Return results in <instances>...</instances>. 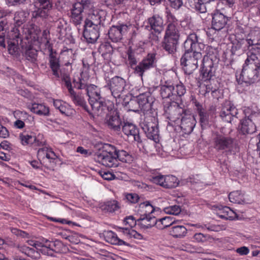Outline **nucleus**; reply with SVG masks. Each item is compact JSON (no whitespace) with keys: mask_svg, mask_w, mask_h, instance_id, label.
Returning <instances> with one entry per match:
<instances>
[{"mask_svg":"<svg viewBox=\"0 0 260 260\" xmlns=\"http://www.w3.org/2000/svg\"><path fill=\"white\" fill-rule=\"evenodd\" d=\"M86 91L93 113L102 116L108 111V108L106 105L104 99L101 96L100 89L93 84H90L87 85Z\"/></svg>","mask_w":260,"mask_h":260,"instance_id":"nucleus-1","label":"nucleus"},{"mask_svg":"<svg viewBox=\"0 0 260 260\" xmlns=\"http://www.w3.org/2000/svg\"><path fill=\"white\" fill-rule=\"evenodd\" d=\"M185 92L186 88L182 83L175 84L173 81L167 80L161 81L160 85V94L163 99L176 100L177 97H181Z\"/></svg>","mask_w":260,"mask_h":260,"instance_id":"nucleus-2","label":"nucleus"},{"mask_svg":"<svg viewBox=\"0 0 260 260\" xmlns=\"http://www.w3.org/2000/svg\"><path fill=\"white\" fill-rule=\"evenodd\" d=\"M199 49L195 52H185L181 58V64L183 66L185 74H191L198 67V60L202 58L201 49L203 46L202 44L199 45Z\"/></svg>","mask_w":260,"mask_h":260,"instance_id":"nucleus-3","label":"nucleus"},{"mask_svg":"<svg viewBox=\"0 0 260 260\" xmlns=\"http://www.w3.org/2000/svg\"><path fill=\"white\" fill-rule=\"evenodd\" d=\"M115 152V146L108 145L105 150L95 154L94 159L96 162L107 167L116 168L119 166V163L114 154Z\"/></svg>","mask_w":260,"mask_h":260,"instance_id":"nucleus-4","label":"nucleus"},{"mask_svg":"<svg viewBox=\"0 0 260 260\" xmlns=\"http://www.w3.org/2000/svg\"><path fill=\"white\" fill-rule=\"evenodd\" d=\"M156 115H147L141 123V127L147 138L155 142L159 141V131L157 127Z\"/></svg>","mask_w":260,"mask_h":260,"instance_id":"nucleus-5","label":"nucleus"},{"mask_svg":"<svg viewBox=\"0 0 260 260\" xmlns=\"http://www.w3.org/2000/svg\"><path fill=\"white\" fill-rule=\"evenodd\" d=\"M214 147L217 151H221L228 155L231 154L236 145L233 139L222 135H217L213 139Z\"/></svg>","mask_w":260,"mask_h":260,"instance_id":"nucleus-6","label":"nucleus"},{"mask_svg":"<svg viewBox=\"0 0 260 260\" xmlns=\"http://www.w3.org/2000/svg\"><path fill=\"white\" fill-rule=\"evenodd\" d=\"M136 99L140 110L143 112L144 115H156L155 110L152 108L154 99L149 91L140 94Z\"/></svg>","mask_w":260,"mask_h":260,"instance_id":"nucleus-7","label":"nucleus"},{"mask_svg":"<svg viewBox=\"0 0 260 260\" xmlns=\"http://www.w3.org/2000/svg\"><path fill=\"white\" fill-rule=\"evenodd\" d=\"M260 120V113L251 112L241 120L240 129L243 135L252 134L256 131L255 124Z\"/></svg>","mask_w":260,"mask_h":260,"instance_id":"nucleus-8","label":"nucleus"},{"mask_svg":"<svg viewBox=\"0 0 260 260\" xmlns=\"http://www.w3.org/2000/svg\"><path fill=\"white\" fill-rule=\"evenodd\" d=\"M8 51L10 54L16 55L18 53L19 44H21L25 35L20 32V28H13L9 35Z\"/></svg>","mask_w":260,"mask_h":260,"instance_id":"nucleus-9","label":"nucleus"},{"mask_svg":"<svg viewBox=\"0 0 260 260\" xmlns=\"http://www.w3.org/2000/svg\"><path fill=\"white\" fill-rule=\"evenodd\" d=\"M28 14L22 10L17 11L15 13L14 17V20L17 26H15L14 28L19 27L20 32L25 35V38L26 39H36L37 37V34L33 31V30L30 29L27 27H21L20 25L24 23L26 19V17L28 16Z\"/></svg>","mask_w":260,"mask_h":260,"instance_id":"nucleus-10","label":"nucleus"},{"mask_svg":"<svg viewBox=\"0 0 260 260\" xmlns=\"http://www.w3.org/2000/svg\"><path fill=\"white\" fill-rule=\"evenodd\" d=\"M217 59L212 55L204 56L202 60L201 74L203 80H207L214 76Z\"/></svg>","mask_w":260,"mask_h":260,"instance_id":"nucleus-11","label":"nucleus"},{"mask_svg":"<svg viewBox=\"0 0 260 260\" xmlns=\"http://www.w3.org/2000/svg\"><path fill=\"white\" fill-rule=\"evenodd\" d=\"M165 112L171 122L176 124L180 123V119L187 110L181 107L178 103L173 102L168 106H165Z\"/></svg>","mask_w":260,"mask_h":260,"instance_id":"nucleus-12","label":"nucleus"},{"mask_svg":"<svg viewBox=\"0 0 260 260\" xmlns=\"http://www.w3.org/2000/svg\"><path fill=\"white\" fill-rule=\"evenodd\" d=\"M106 14L105 11L96 8L87 14L84 24L86 26L100 27L106 19Z\"/></svg>","mask_w":260,"mask_h":260,"instance_id":"nucleus-13","label":"nucleus"},{"mask_svg":"<svg viewBox=\"0 0 260 260\" xmlns=\"http://www.w3.org/2000/svg\"><path fill=\"white\" fill-rule=\"evenodd\" d=\"M108 86L112 96L116 99L119 98L125 92L126 81L121 77L115 76L109 81Z\"/></svg>","mask_w":260,"mask_h":260,"instance_id":"nucleus-14","label":"nucleus"},{"mask_svg":"<svg viewBox=\"0 0 260 260\" xmlns=\"http://www.w3.org/2000/svg\"><path fill=\"white\" fill-rule=\"evenodd\" d=\"M260 45V31L251 30L249 34L247 39H242L239 41L235 47L242 49L243 51L249 50L253 46H258Z\"/></svg>","mask_w":260,"mask_h":260,"instance_id":"nucleus-15","label":"nucleus"},{"mask_svg":"<svg viewBox=\"0 0 260 260\" xmlns=\"http://www.w3.org/2000/svg\"><path fill=\"white\" fill-rule=\"evenodd\" d=\"M259 69L243 67L241 73L236 75V79L239 84L243 82L253 83L257 79Z\"/></svg>","mask_w":260,"mask_h":260,"instance_id":"nucleus-16","label":"nucleus"},{"mask_svg":"<svg viewBox=\"0 0 260 260\" xmlns=\"http://www.w3.org/2000/svg\"><path fill=\"white\" fill-rule=\"evenodd\" d=\"M248 50L247 57L243 67L260 69V47L254 45Z\"/></svg>","mask_w":260,"mask_h":260,"instance_id":"nucleus-17","label":"nucleus"},{"mask_svg":"<svg viewBox=\"0 0 260 260\" xmlns=\"http://www.w3.org/2000/svg\"><path fill=\"white\" fill-rule=\"evenodd\" d=\"M238 114V110L231 101H225L221 106L220 117L222 120L230 123Z\"/></svg>","mask_w":260,"mask_h":260,"instance_id":"nucleus-18","label":"nucleus"},{"mask_svg":"<svg viewBox=\"0 0 260 260\" xmlns=\"http://www.w3.org/2000/svg\"><path fill=\"white\" fill-rule=\"evenodd\" d=\"M131 26V24H118L112 26L108 31L109 39L113 42L120 41Z\"/></svg>","mask_w":260,"mask_h":260,"instance_id":"nucleus-19","label":"nucleus"},{"mask_svg":"<svg viewBox=\"0 0 260 260\" xmlns=\"http://www.w3.org/2000/svg\"><path fill=\"white\" fill-rule=\"evenodd\" d=\"M179 123L182 132L185 134H189L193 131L196 121L194 115L190 111L187 110L180 119Z\"/></svg>","mask_w":260,"mask_h":260,"instance_id":"nucleus-20","label":"nucleus"},{"mask_svg":"<svg viewBox=\"0 0 260 260\" xmlns=\"http://www.w3.org/2000/svg\"><path fill=\"white\" fill-rule=\"evenodd\" d=\"M155 55L154 53L148 54L138 65L135 67V73L142 77L144 72L154 67Z\"/></svg>","mask_w":260,"mask_h":260,"instance_id":"nucleus-21","label":"nucleus"},{"mask_svg":"<svg viewBox=\"0 0 260 260\" xmlns=\"http://www.w3.org/2000/svg\"><path fill=\"white\" fill-rule=\"evenodd\" d=\"M202 44L203 46L201 51L205 48V45L203 43L202 40L199 38L195 33L190 34L184 43V47L185 52H195L198 49H199V45Z\"/></svg>","mask_w":260,"mask_h":260,"instance_id":"nucleus-22","label":"nucleus"},{"mask_svg":"<svg viewBox=\"0 0 260 260\" xmlns=\"http://www.w3.org/2000/svg\"><path fill=\"white\" fill-rule=\"evenodd\" d=\"M164 37L178 41H179L180 38V32L177 27V20L171 15L168 17V24Z\"/></svg>","mask_w":260,"mask_h":260,"instance_id":"nucleus-23","label":"nucleus"},{"mask_svg":"<svg viewBox=\"0 0 260 260\" xmlns=\"http://www.w3.org/2000/svg\"><path fill=\"white\" fill-rule=\"evenodd\" d=\"M228 20V17L225 15L218 11H216L212 15L210 30H220L225 27Z\"/></svg>","mask_w":260,"mask_h":260,"instance_id":"nucleus-24","label":"nucleus"},{"mask_svg":"<svg viewBox=\"0 0 260 260\" xmlns=\"http://www.w3.org/2000/svg\"><path fill=\"white\" fill-rule=\"evenodd\" d=\"M109 112V113L106 116V123L110 128L115 131H119L121 121L118 112L112 110L110 111L108 110L106 112ZM106 113H104L103 115Z\"/></svg>","mask_w":260,"mask_h":260,"instance_id":"nucleus-25","label":"nucleus"},{"mask_svg":"<svg viewBox=\"0 0 260 260\" xmlns=\"http://www.w3.org/2000/svg\"><path fill=\"white\" fill-rule=\"evenodd\" d=\"M122 131L132 141L139 142L140 141L139 131L136 125L129 122L124 123Z\"/></svg>","mask_w":260,"mask_h":260,"instance_id":"nucleus-26","label":"nucleus"},{"mask_svg":"<svg viewBox=\"0 0 260 260\" xmlns=\"http://www.w3.org/2000/svg\"><path fill=\"white\" fill-rule=\"evenodd\" d=\"M84 30L83 37L88 43L93 44L100 36L99 30L100 27L86 26L84 25Z\"/></svg>","mask_w":260,"mask_h":260,"instance_id":"nucleus-27","label":"nucleus"},{"mask_svg":"<svg viewBox=\"0 0 260 260\" xmlns=\"http://www.w3.org/2000/svg\"><path fill=\"white\" fill-rule=\"evenodd\" d=\"M103 235L105 241L111 244L130 246L129 243L119 238L117 234L112 231H104Z\"/></svg>","mask_w":260,"mask_h":260,"instance_id":"nucleus-28","label":"nucleus"},{"mask_svg":"<svg viewBox=\"0 0 260 260\" xmlns=\"http://www.w3.org/2000/svg\"><path fill=\"white\" fill-rule=\"evenodd\" d=\"M27 108L31 112L40 116H48L50 114L49 107L44 104L31 103L27 105Z\"/></svg>","mask_w":260,"mask_h":260,"instance_id":"nucleus-29","label":"nucleus"},{"mask_svg":"<svg viewBox=\"0 0 260 260\" xmlns=\"http://www.w3.org/2000/svg\"><path fill=\"white\" fill-rule=\"evenodd\" d=\"M156 218L153 216L141 215L137 219V224L141 229L144 230L150 229L154 225L156 226Z\"/></svg>","mask_w":260,"mask_h":260,"instance_id":"nucleus-30","label":"nucleus"},{"mask_svg":"<svg viewBox=\"0 0 260 260\" xmlns=\"http://www.w3.org/2000/svg\"><path fill=\"white\" fill-rule=\"evenodd\" d=\"M147 23L149 24L151 29L160 34L164 28V21L159 15H155L149 18Z\"/></svg>","mask_w":260,"mask_h":260,"instance_id":"nucleus-31","label":"nucleus"},{"mask_svg":"<svg viewBox=\"0 0 260 260\" xmlns=\"http://www.w3.org/2000/svg\"><path fill=\"white\" fill-rule=\"evenodd\" d=\"M53 105L61 114L68 116L72 115L74 112L70 105L61 100H53Z\"/></svg>","mask_w":260,"mask_h":260,"instance_id":"nucleus-32","label":"nucleus"},{"mask_svg":"<svg viewBox=\"0 0 260 260\" xmlns=\"http://www.w3.org/2000/svg\"><path fill=\"white\" fill-rule=\"evenodd\" d=\"M69 95L73 103L78 106L82 107L85 111L88 112V106L86 100L81 93H77L74 90L69 93Z\"/></svg>","mask_w":260,"mask_h":260,"instance_id":"nucleus-33","label":"nucleus"},{"mask_svg":"<svg viewBox=\"0 0 260 260\" xmlns=\"http://www.w3.org/2000/svg\"><path fill=\"white\" fill-rule=\"evenodd\" d=\"M211 3H214V0H194V3L190 6L197 12L205 13L207 11V7Z\"/></svg>","mask_w":260,"mask_h":260,"instance_id":"nucleus-34","label":"nucleus"},{"mask_svg":"<svg viewBox=\"0 0 260 260\" xmlns=\"http://www.w3.org/2000/svg\"><path fill=\"white\" fill-rule=\"evenodd\" d=\"M178 41L176 40L164 38L162 42V47L166 52L169 54H173L176 51L177 46L178 44Z\"/></svg>","mask_w":260,"mask_h":260,"instance_id":"nucleus-35","label":"nucleus"},{"mask_svg":"<svg viewBox=\"0 0 260 260\" xmlns=\"http://www.w3.org/2000/svg\"><path fill=\"white\" fill-rule=\"evenodd\" d=\"M159 208H155L153 207L149 201H146L141 203L139 205L138 210V213L141 215H145L146 216H152L151 214L155 210H158Z\"/></svg>","mask_w":260,"mask_h":260,"instance_id":"nucleus-36","label":"nucleus"},{"mask_svg":"<svg viewBox=\"0 0 260 260\" xmlns=\"http://www.w3.org/2000/svg\"><path fill=\"white\" fill-rule=\"evenodd\" d=\"M217 215L222 219L234 220L237 218V214L230 208L224 206L220 209L217 212Z\"/></svg>","mask_w":260,"mask_h":260,"instance_id":"nucleus-37","label":"nucleus"},{"mask_svg":"<svg viewBox=\"0 0 260 260\" xmlns=\"http://www.w3.org/2000/svg\"><path fill=\"white\" fill-rule=\"evenodd\" d=\"M179 221H176L173 217L166 216L158 219H156V227L159 230H163L172 225Z\"/></svg>","mask_w":260,"mask_h":260,"instance_id":"nucleus-38","label":"nucleus"},{"mask_svg":"<svg viewBox=\"0 0 260 260\" xmlns=\"http://www.w3.org/2000/svg\"><path fill=\"white\" fill-rule=\"evenodd\" d=\"M75 4L77 6V8L80 9L86 16L88 14L96 9L94 7L93 4L89 0H82L80 2L75 3Z\"/></svg>","mask_w":260,"mask_h":260,"instance_id":"nucleus-39","label":"nucleus"},{"mask_svg":"<svg viewBox=\"0 0 260 260\" xmlns=\"http://www.w3.org/2000/svg\"><path fill=\"white\" fill-rule=\"evenodd\" d=\"M44 246L50 250L56 253L61 252L63 248V243L58 240L54 241H50L46 240Z\"/></svg>","mask_w":260,"mask_h":260,"instance_id":"nucleus-40","label":"nucleus"},{"mask_svg":"<svg viewBox=\"0 0 260 260\" xmlns=\"http://www.w3.org/2000/svg\"><path fill=\"white\" fill-rule=\"evenodd\" d=\"M82 13V11L77 8L76 5L75 4L72 10L71 19L73 23L75 25H78L81 24L83 21Z\"/></svg>","mask_w":260,"mask_h":260,"instance_id":"nucleus-41","label":"nucleus"},{"mask_svg":"<svg viewBox=\"0 0 260 260\" xmlns=\"http://www.w3.org/2000/svg\"><path fill=\"white\" fill-rule=\"evenodd\" d=\"M38 156L40 158L45 157L49 159L55 160L57 158V155L51 148L44 147L40 148L38 151Z\"/></svg>","mask_w":260,"mask_h":260,"instance_id":"nucleus-42","label":"nucleus"},{"mask_svg":"<svg viewBox=\"0 0 260 260\" xmlns=\"http://www.w3.org/2000/svg\"><path fill=\"white\" fill-rule=\"evenodd\" d=\"M118 232L121 233L127 238H134L137 239H142L143 236L132 228H118Z\"/></svg>","mask_w":260,"mask_h":260,"instance_id":"nucleus-43","label":"nucleus"},{"mask_svg":"<svg viewBox=\"0 0 260 260\" xmlns=\"http://www.w3.org/2000/svg\"><path fill=\"white\" fill-rule=\"evenodd\" d=\"M49 62L53 76L57 79L59 78L60 74L59 71L60 66L58 59L54 56L52 54H50Z\"/></svg>","mask_w":260,"mask_h":260,"instance_id":"nucleus-44","label":"nucleus"},{"mask_svg":"<svg viewBox=\"0 0 260 260\" xmlns=\"http://www.w3.org/2000/svg\"><path fill=\"white\" fill-rule=\"evenodd\" d=\"M186 234L187 229L183 225H174L170 231V234L175 238H183L186 236Z\"/></svg>","mask_w":260,"mask_h":260,"instance_id":"nucleus-45","label":"nucleus"},{"mask_svg":"<svg viewBox=\"0 0 260 260\" xmlns=\"http://www.w3.org/2000/svg\"><path fill=\"white\" fill-rule=\"evenodd\" d=\"M114 154L118 160H119L123 162L129 163L133 160L132 156L123 150H118L116 148V152H114Z\"/></svg>","mask_w":260,"mask_h":260,"instance_id":"nucleus-46","label":"nucleus"},{"mask_svg":"<svg viewBox=\"0 0 260 260\" xmlns=\"http://www.w3.org/2000/svg\"><path fill=\"white\" fill-rule=\"evenodd\" d=\"M229 199L233 203L241 204L244 201V194L241 191H234L229 194Z\"/></svg>","mask_w":260,"mask_h":260,"instance_id":"nucleus-47","label":"nucleus"},{"mask_svg":"<svg viewBox=\"0 0 260 260\" xmlns=\"http://www.w3.org/2000/svg\"><path fill=\"white\" fill-rule=\"evenodd\" d=\"M102 209L108 212H114L117 210L119 207L116 201H110L105 203L101 207Z\"/></svg>","mask_w":260,"mask_h":260,"instance_id":"nucleus-48","label":"nucleus"},{"mask_svg":"<svg viewBox=\"0 0 260 260\" xmlns=\"http://www.w3.org/2000/svg\"><path fill=\"white\" fill-rule=\"evenodd\" d=\"M24 56L28 60L34 62L37 59V50L29 46L26 48Z\"/></svg>","mask_w":260,"mask_h":260,"instance_id":"nucleus-49","label":"nucleus"},{"mask_svg":"<svg viewBox=\"0 0 260 260\" xmlns=\"http://www.w3.org/2000/svg\"><path fill=\"white\" fill-rule=\"evenodd\" d=\"M178 185V180L177 177L173 175H166L164 187L172 188L177 187Z\"/></svg>","mask_w":260,"mask_h":260,"instance_id":"nucleus-50","label":"nucleus"},{"mask_svg":"<svg viewBox=\"0 0 260 260\" xmlns=\"http://www.w3.org/2000/svg\"><path fill=\"white\" fill-rule=\"evenodd\" d=\"M203 80L205 82L206 92H212L219 88V84L216 80L211 78L207 80Z\"/></svg>","mask_w":260,"mask_h":260,"instance_id":"nucleus-51","label":"nucleus"},{"mask_svg":"<svg viewBox=\"0 0 260 260\" xmlns=\"http://www.w3.org/2000/svg\"><path fill=\"white\" fill-rule=\"evenodd\" d=\"M126 61L132 68L134 69V66H136L137 60L135 55L134 50L131 47H129L126 52Z\"/></svg>","mask_w":260,"mask_h":260,"instance_id":"nucleus-52","label":"nucleus"},{"mask_svg":"<svg viewBox=\"0 0 260 260\" xmlns=\"http://www.w3.org/2000/svg\"><path fill=\"white\" fill-rule=\"evenodd\" d=\"M102 177L107 180H112L115 177H120L121 179H125L126 177V174L121 173L119 171H116L115 174H113L109 172H103L101 173Z\"/></svg>","mask_w":260,"mask_h":260,"instance_id":"nucleus-53","label":"nucleus"},{"mask_svg":"<svg viewBox=\"0 0 260 260\" xmlns=\"http://www.w3.org/2000/svg\"><path fill=\"white\" fill-rule=\"evenodd\" d=\"M99 51L104 57L108 55L110 56L113 52V48L109 43H105L101 45Z\"/></svg>","mask_w":260,"mask_h":260,"instance_id":"nucleus-54","label":"nucleus"},{"mask_svg":"<svg viewBox=\"0 0 260 260\" xmlns=\"http://www.w3.org/2000/svg\"><path fill=\"white\" fill-rule=\"evenodd\" d=\"M164 211L168 214H172L177 215L181 211V208L179 206L173 205L165 207L163 209Z\"/></svg>","mask_w":260,"mask_h":260,"instance_id":"nucleus-55","label":"nucleus"},{"mask_svg":"<svg viewBox=\"0 0 260 260\" xmlns=\"http://www.w3.org/2000/svg\"><path fill=\"white\" fill-rule=\"evenodd\" d=\"M20 140L22 145H25L28 144H32L35 140V136L29 135L27 134H20L19 136Z\"/></svg>","mask_w":260,"mask_h":260,"instance_id":"nucleus-56","label":"nucleus"},{"mask_svg":"<svg viewBox=\"0 0 260 260\" xmlns=\"http://www.w3.org/2000/svg\"><path fill=\"white\" fill-rule=\"evenodd\" d=\"M208 235L202 233H196L193 236L194 240L197 242L204 243L207 241Z\"/></svg>","mask_w":260,"mask_h":260,"instance_id":"nucleus-57","label":"nucleus"},{"mask_svg":"<svg viewBox=\"0 0 260 260\" xmlns=\"http://www.w3.org/2000/svg\"><path fill=\"white\" fill-rule=\"evenodd\" d=\"M123 223L125 225H128L132 228L137 224V220H136L134 216H129L124 218Z\"/></svg>","mask_w":260,"mask_h":260,"instance_id":"nucleus-58","label":"nucleus"},{"mask_svg":"<svg viewBox=\"0 0 260 260\" xmlns=\"http://www.w3.org/2000/svg\"><path fill=\"white\" fill-rule=\"evenodd\" d=\"M153 181L156 184H159V185L164 187L165 184V181L166 179V176L162 175H158L155 176L153 177Z\"/></svg>","mask_w":260,"mask_h":260,"instance_id":"nucleus-59","label":"nucleus"},{"mask_svg":"<svg viewBox=\"0 0 260 260\" xmlns=\"http://www.w3.org/2000/svg\"><path fill=\"white\" fill-rule=\"evenodd\" d=\"M126 200L131 203H136L139 200V196L135 193H127L125 196Z\"/></svg>","mask_w":260,"mask_h":260,"instance_id":"nucleus-60","label":"nucleus"},{"mask_svg":"<svg viewBox=\"0 0 260 260\" xmlns=\"http://www.w3.org/2000/svg\"><path fill=\"white\" fill-rule=\"evenodd\" d=\"M199 116L202 126L203 125H206L208 122V114L206 112L200 111L199 112Z\"/></svg>","mask_w":260,"mask_h":260,"instance_id":"nucleus-61","label":"nucleus"},{"mask_svg":"<svg viewBox=\"0 0 260 260\" xmlns=\"http://www.w3.org/2000/svg\"><path fill=\"white\" fill-rule=\"evenodd\" d=\"M35 140L33 144L38 146H43L45 143V140L43 138V136L39 135L37 137H35Z\"/></svg>","mask_w":260,"mask_h":260,"instance_id":"nucleus-62","label":"nucleus"},{"mask_svg":"<svg viewBox=\"0 0 260 260\" xmlns=\"http://www.w3.org/2000/svg\"><path fill=\"white\" fill-rule=\"evenodd\" d=\"M63 81L64 82L65 86H66L68 90L69 93L74 91V89L72 88L71 80L68 76L64 77Z\"/></svg>","mask_w":260,"mask_h":260,"instance_id":"nucleus-63","label":"nucleus"},{"mask_svg":"<svg viewBox=\"0 0 260 260\" xmlns=\"http://www.w3.org/2000/svg\"><path fill=\"white\" fill-rule=\"evenodd\" d=\"M83 81H84L83 80L80 79L79 82H74V87L78 89H86L88 85L85 84Z\"/></svg>","mask_w":260,"mask_h":260,"instance_id":"nucleus-64","label":"nucleus"}]
</instances>
